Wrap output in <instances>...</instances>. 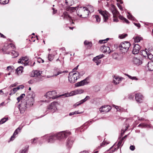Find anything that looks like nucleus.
Segmentation results:
<instances>
[{
	"instance_id": "f257e3e1",
	"label": "nucleus",
	"mask_w": 153,
	"mask_h": 153,
	"mask_svg": "<svg viewBox=\"0 0 153 153\" xmlns=\"http://www.w3.org/2000/svg\"><path fill=\"white\" fill-rule=\"evenodd\" d=\"M71 133L70 131H64L52 135H46L43 137L48 143H53L57 139L61 140L66 138L68 136L70 135Z\"/></svg>"
},
{
	"instance_id": "f03ea898",
	"label": "nucleus",
	"mask_w": 153,
	"mask_h": 153,
	"mask_svg": "<svg viewBox=\"0 0 153 153\" xmlns=\"http://www.w3.org/2000/svg\"><path fill=\"white\" fill-rule=\"evenodd\" d=\"M28 98L29 99L26 102V104H25L24 107H22L21 108V107L22 106V104H19L18 106L19 109L21 113H23L25 111V109L27 108V105L30 106H32L34 102V95L33 92H30V93L29 92L28 93L27 95Z\"/></svg>"
},
{
	"instance_id": "7ed1b4c3",
	"label": "nucleus",
	"mask_w": 153,
	"mask_h": 153,
	"mask_svg": "<svg viewBox=\"0 0 153 153\" xmlns=\"http://www.w3.org/2000/svg\"><path fill=\"white\" fill-rule=\"evenodd\" d=\"M78 7L79 11L78 12V15L80 17L86 18L88 16L89 12L88 9L81 7Z\"/></svg>"
},
{
	"instance_id": "20e7f679",
	"label": "nucleus",
	"mask_w": 153,
	"mask_h": 153,
	"mask_svg": "<svg viewBox=\"0 0 153 153\" xmlns=\"http://www.w3.org/2000/svg\"><path fill=\"white\" fill-rule=\"evenodd\" d=\"M130 45V43L128 42H124L121 43L119 46L120 52L122 53L127 52Z\"/></svg>"
},
{
	"instance_id": "39448f33",
	"label": "nucleus",
	"mask_w": 153,
	"mask_h": 153,
	"mask_svg": "<svg viewBox=\"0 0 153 153\" xmlns=\"http://www.w3.org/2000/svg\"><path fill=\"white\" fill-rule=\"evenodd\" d=\"M79 73L77 72L75 73H73L72 72H71L69 74L68 76V80L72 83L75 82L79 78Z\"/></svg>"
},
{
	"instance_id": "423d86ee",
	"label": "nucleus",
	"mask_w": 153,
	"mask_h": 153,
	"mask_svg": "<svg viewBox=\"0 0 153 153\" xmlns=\"http://www.w3.org/2000/svg\"><path fill=\"white\" fill-rule=\"evenodd\" d=\"M59 105L57 102H53L51 103V104L48 106L47 108V110L45 112L46 114L48 113L50 111L53 113L57 109V106Z\"/></svg>"
},
{
	"instance_id": "0eeeda50",
	"label": "nucleus",
	"mask_w": 153,
	"mask_h": 153,
	"mask_svg": "<svg viewBox=\"0 0 153 153\" xmlns=\"http://www.w3.org/2000/svg\"><path fill=\"white\" fill-rule=\"evenodd\" d=\"M55 91H48L46 93L45 96L48 99H55L57 97Z\"/></svg>"
},
{
	"instance_id": "6e6552de",
	"label": "nucleus",
	"mask_w": 153,
	"mask_h": 153,
	"mask_svg": "<svg viewBox=\"0 0 153 153\" xmlns=\"http://www.w3.org/2000/svg\"><path fill=\"white\" fill-rule=\"evenodd\" d=\"M99 13L103 16L104 22H106L109 17L110 14L107 11H103L102 10H99Z\"/></svg>"
},
{
	"instance_id": "1a4fd4ad",
	"label": "nucleus",
	"mask_w": 153,
	"mask_h": 153,
	"mask_svg": "<svg viewBox=\"0 0 153 153\" xmlns=\"http://www.w3.org/2000/svg\"><path fill=\"white\" fill-rule=\"evenodd\" d=\"M143 97L140 93H137L135 94V99L136 101L138 103L142 102L143 99Z\"/></svg>"
},
{
	"instance_id": "9d476101",
	"label": "nucleus",
	"mask_w": 153,
	"mask_h": 153,
	"mask_svg": "<svg viewBox=\"0 0 153 153\" xmlns=\"http://www.w3.org/2000/svg\"><path fill=\"white\" fill-rule=\"evenodd\" d=\"M140 47L137 44H135L134 46L132 53L134 54H137L139 53Z\"/></svg>"
},
{
	"instance_id": "9b49d317",
	"label": "nucleus",
	"mask_w": 153,
	"mask_h": 153,
	"mask_svg": "<svg viewBox=\"0 0 153 153\" xmlns=\"http://www.w3.org/2000/svg\"><path fill=\"white\" fill-rule=\"evenodd\" d=\"M87 78L85 79L84 80L78 82L77 83L75 84V85L76 87H79L81 86L84 85L88 83L87 81Z\"/></svg>"
},
{
	"instance_id": "f8f14e48",
	"label": "nucleus",
	"mask_w": 153,
	"mask_h": 153,
	"mask_svg": "<svg viewBox=\"0 0 153 153\" xmlns=\"http://www.w3.org/2000/svg\"><path fill=\"white\" fill-rule=\"evenodd\" d=\"M63 17L64 19L68 20L70 22H71V21H73L72 18L68 15V13L66 12H65L63 13V15L62 16ZM74 24V23L73 22H72L71 24Z\"/></svg>"
},
{
	"instance_id": "ddd939ff",
	"label": "nucleus",
	"mask_w": 153,
	"mask_h": 153,
	"mask_svg": "<svg viewBox=\"0 0 153 153\" xmlns=\"http://www.w3.org/2000/svg\"><path fill=\"white\" fill-rule=\"evenodd\" d=\"M100 49L104 53L108 52L109 53H110L111 52V51L110 50L109 47L106 46H102L101 47Z\"/></svg>"
},
{
	"instance_id": "4468645a",
	"label": "nucleus",
	"mask_w": 153,
	"mask_h": 153,
	"mask_svg": "<svg viewBox=\"0 0 153 153\" xmlns=\"http://www.w3.org/2000/svg\"><path fill=\"white\" fill-rule=\"evenodd\" d=\"M74 139L72 137H69L67 140V146L68 147H70L72 145Z\"/></svg>"
},
{
	"instance_id": "2eb2a0df",
	"label": "nucleus",
	"mask_w": 153,
	"mask_h": 153,
	"mask_svg": "<svg viewBox=\"0 0 153 153\" xmlns=\"http://www.w3.org/2000/svg\"><path fill=\"white\" fill-rule=\"evenodd\" d=\"M28 60V58L27 56L22 57L18 61V63H23L27 62Z\"/></svg>"
},
{
	"instance_id": "dca6fc26",
	"label": "nucleus",
	"mask_w": 153,
	"mask_h": 153,
	"mask_svg": "<svg viewBox=\"0 0 153 153\" xmlns=\"http://www.w3.org/2000/svg\"><path fill=\"white\" fill-rule=\"evenodd\" d=\"M22 128V127H19L17 129H16L15 130L13 135L10 138V140H13L15 138L14 136L17 135L18 133V130L19 131H21Z\"/></svg>"
},
{
	"instance_id": "f3484780",
	"label": "nucleus",
	"mask_w": 153,
	"mask_h": 153,
	"mask_svg": "<svg viewBox=\"0 0 153 153\" xmlns=\"http://www.w3.org/2000/svg\"><path fill=\"white\" fill-rule=\"evenodd\" d=\"M111 11L113 14V17L115 18L118 15L119 12L113 6L111 9Z\"/></svg>"
},
{
	"instance_id": "a211bd4d",
	"label": "nucleus",
	"mask_w": 153,
	"mask_h": 153,
	"mask_svg": "<svg viewBox=\"0 0 153 153\" xmlns=\"http://www.w3.org/2000/svg\"><path fill=\"white\" fill-rule=\"evenodd\" d=\"M113 77H114L113 80V82L115 84H118L123 79V78H120L118 76H116L115 77V75H113Z\"/></svg>"
},
{
	"instance_id": "6ab92c4d",
	"label": "nucleus",
	"mask_w": 153,
	"mask_h": 153,
	"mask_svg": "<svg viewBox=\"0 0 153 153\" xmlns=\"http://www.w3.org/2000/svg\"><path fill=\"white\" fill-rule=\"evenodd\" d=\"M149 51L146 49H145V50H142L140 52V54L141 55L143 56V57H146V55H147L148 51Z\"/></svg>"
},
{
	"instance_id": "aec40b11",
	"label": "nucleus",
	"mask_w": 153,
	"mask_h": 153,
	"mask_svg": "<svg viewBox=\"0 0 153 153\" xmlns=\"http://www.w3.org/2000/svg\"><path fill=\"white\" fill-rule=\"evenodd\" d=\"M133 62L134 64L137 65H140L142 63V61L137 58H134Z\"/></svg>"
},
{
	"instance_id": "412c9836",
	"label": "nucleus",
	"mask_w": 153,
	"mask_h": 153,
	"mask_svg": "<svg viewBox=\"0 0 153 153\" xmlns=\"http://www.w3.org/2000/svg\"><path fill=\"white\" fill-rule=\"evenodd\" d=\"M65 3L68 6H71L74 3V0H65Z\"/></svg>"
},
{
	"instance_id": "4be33fe9",
	"label": "nucleus",
	"mask_w": 153,
	"mask_h": 153,
	"mask_svg": "<svg viewBox=\"0 0 153 153\" xmlns=\"http://www.w3.org/2000/svg\"><path fill=\"white\" fill-rule=\"evenodd\" d=\"M84 44L85 45L87 46V48L88 49H90L92 46V44L91 42H89L87 40L84 41Z\"/></svg>"
},
{
	"instance_id": "5701e85b",
	"label": "nucleus",
	"mask_w": 153,
	"mask_h": 153,
	"mask_svg": "<svg viewBox=\"0 0 153 153\" xmlns=\"http://www.w3.org/2000/svg\"><path fill=\"white\" fill-rule=\"evenodd\" d=\"M71 6H69L66 8V10L67 11H69L70 12H73L76 10L77 7H71Z\"/></svg>"
},
{
	"instance_id": "b1692460",
	"label": "nucleus",
	"mask_w": 153,
	"mask_h": 153,
	"mask_svg": "<svg viewBox=\"0 0 153 153\" xmlns=\"http://www.w3.org/2000/svg\"><path fill=\"white\" fill-rule=\"evenodd\" d=\"M148 65L149 70L150 71H153V62H148Z\"/></svg>"
},
{
	"instance_id": "393cba45",
	"label": "nucleus",
	"mask_w": 153,
	"mask_h": 153,
	"mask_svg": "<svg viewBox=\"0 0 153 153\" xmlns=\"http://www.w3.org/2000/svg\"><path fill=\"white\" fill-rule=\"evenodd\" d=\"M23 67L22 66H20L16 69V71L18 74L22 73L23 71Z\"/></svg>"
},
{
	"instance_id": "a878e982",
	"label": "nucleus",
	"mask_w": 153,
	"mask_h": 153,
	"mask_svg": "<svg viewBox=\"0 0 153 153\" xmlns=\"http://www.w3.org/2000/svg\"><path fill=\"white\" fill-rule=\"evenodd\" d=\"M119 19H120V20L123 21V22H125L127 24L129 23V21L126 18L123 17V16L120 15L119 16Z\"/></svg>"
},
{
	"instance_id": "bb28decb",
	"label": "nucleus",
	"mask_w": 153,
	"mask_h": 153,
	"mask_svg": "<svg viewBox=\"0 0 153 153\" xmlns=\"http://www.w3.org/2000/svg\"><path fill=\"white\" fill-rule=\"evenodd\" d=\"M84 91L83 90L79 89L75 90L73 92V95H76L77 94H80L83 92Z\"/></svg>"
},
{
	"instance_id": "cd10ccee",
	"label": "nucleus",
	"mask_w": 153,
	"mask_h": 153,
	"mask_svg": "<svg viewBox=\"0 0 153 153\" xmlns=\"http://www.w3.org/2000/svg\"><path fill=\"white\" fill-rule=\"evenodd\" d=\"M11 54L12 55V58H14L17 57L19 56V54L18 52L14 51H12L11 52Z\"/></svg>"
},
{
	"instance_id": "c85d7f7f",
	"label": "nucleus",
	"mask_w": 153,
	"mask_h": 153,
	"mask_svg": "<svg viewBox=\"0 0 153 153\" xmlns=\"http://www.w3.org/2000/svg\"><path fill=\"white\" fill-rule=\"evenodd\" d=\"M34 75L33 77H38L41 75L40 71L37 70L33 72Z\"/></svg>"
},
{
	"instance_id": "c756f323",
	"label": "nucleus",
	"mask_w": 153,
	"mask_h": 153,
	"mask_svg": "<svg viewBox=\"0 0 153 153\" xmlns=\"http://www.w3.org/2000/svg\"><path fill=\"white\" fill-rule=\"evenodd\" d=\"M93 61L96 63L97 65H98L100 63L101 61L98 59V58H96V56L93 58L92 59Z\"/></svg>"
},
{
	"instance_id": "7c9ffc66",
	"label": "nucleus",
	"mask_w": 153,
	"mask_h": 153,
	"mask_svg": "<svg viewBox=\"0 0 153 153\" xmlns=\"http://www.w3.org/2000/svg\"><path fill=\"white\" fill-rule=\"evenodd\" d=\"M134 41L136 42H138L143 39L142 37L139 36H136L135 37H134Z\"/></svg>"
},
{
	"instance_id": "2f4dec72",
	"label": "nucleus",
	"mask_w": 153,
	"mask_h": 153,
	"mask_svg": "<svg viewBox=\"0 0 153 153\" xmlns=\"http://www.w3.org/2000/svg\"><path fill=\"white\" fill-rule=\"evenodd\" d=\"M107 108H106V106H102L100 108V112H106V111L107 110Z\"/></svg>"
},
{
	"instance_id": "473e14b6",
	"label": "nucleus",
	"mask_w": 153,
	"mask_h": 153,
	"mask_svg": "<svg viewBox=\"0 0 153 153\" xmlns=\"http://www.w3.org/2000/svg\"><path fill=\"white\" fill-rule=\"evenodd\" d=\"M90 98V97L89 96H87L86 97L83 99L81 100L80 101H79V102L81 104L83 103L84 102H85L86 101L88 100Z\"/></svg>"
},
{
	"instance_id": "72a5a7b5",
	"label": "nucleus",
	"mask_w": 153,
	"mask_h": 153,
	"mask_svg": "<svg viewBox=\"0 0 153 153\" xmlns=\"http://www.w3.org/2000/svg\"><path fill=\"white\" fill-rule=\"evenodd\" d=\"M29 146H28L27 147L25 148L24 149L21 150L19 152V153H26L28 150Z\"/></svg>"
},
{
	"instance_id": "f704fd0d",
	"label": "nucleus",
	"mask_w": 153,
	"mask_h": 153,
	"mask_svg": "<svg viewBox=\"0 0 153 153\" xmlns=\"http://www.w3.org/2000/svg\"><path fill=\"white\" fill-rule=\"evenodd\" d=\"M8 117L3 118L1 119L0 120V124H2L5 123L8 120Z\"/></svg>"
},
{
	"instance_id": "c9c22d12",
	"label": "nucleus",
	"mask_w": 153,
	"mask_h": 153,
	"mask_svg": "<svg viewBox=\"0 0 153 153\" xmlns=\"http://www.w3.org/2000/svg\"><path fill=\"white\" fill-rule=\"evenodd\" d=\"M88 124V123H86L82 126H81L79 128L80 129H82L83 128H84V129L82 130H80V131H83L84 130L86 129L87 128V127L86 126Z\"/></svg>"
},
{
	"instance_id": "e433bc0d",
	"label": "nucleus",
	"mask_w": 153,
	"mask_h": 153,
	"mask_svg": "<svg viewBox=\"0 0 153 153\" xmlns=\"http://www.w3.org/2000/svg\"><path fill=\"white\" fill-rule=\"evenodd\" d=\"M149 51H148V53L147 54V56L148 58H149L150 59H152L153 58V55H152L151 53L149 52L151 51V50L149 49Z\"/></svg>"
},
{
	"instance_id": "4c0bfd02",
	"label": "nucleus",
	"mask_w": 153,
	"mask_h": 153,
	"mask_svg": "<svg viewBox=\"0 0 153 153\" xmlns=\"http://www.w3.org/2000/svg\"><path fill=\"white\" fill-rule=\"evenodd\" d=\"M93 17L95 18L97 22H100L101 19L97 15H94L93 16Z\"/></svg>"
},
{
	"instance_id": "58836bf2",
	"label": "nucleus",
	"mask_w": 153,
	"mask_h": 153,
	"mask_svg": "<svg viewBox=\"0 0 153 153\" xmlns=\"http://www.w3.org/2000/svg\"><path fill=\"white\" fill-rule=\"evenodd\" d=\"M8 2V0H0V3L1 4H6Z\"/></svg>"
},
{
	"instance_id": "ea45409f",
	"label": "nucleus",
	"mask_w": 153,
	"mask_h": 153,
	"mask_svg": "<svg viewBox=\"0 0 153 153\" xmlns=\"http://www.w3.org/2000/svg\"><path fill=\"white\" fill-rule=\"evenodd\" d=\"M35 64V62H34V63H33V65H32L31 64V62H29V61H28V62H25V63H24V65L25 66H27V65H30V66H33L34 64Z\"/></svg>"
},
{
	"instance_id": "a19ab883",
	"label": "nucleus",
	"mask_w": 153,
	"mask_h": 153,
	"mask_svg": "<svg viewBox=\"0 0 153 153\" xmlns=\"http://www.w3.org/2000/svg\"><path fill=\"white\" fill-rule=\"evenodd\" d=\"M128 18L129 19H131L134 20L135 18L131 15V14L128 13Z\"/></svg>"
},
{
	"instance_id": "79ce46f5",
	"label": "nucleus",
	"mask_w": 153,
	"mask_h": 153,
	"mask_svg": "<svg viewBox=\"0 0 153 153\" xmlns=\"http://www.w3.org/2000/svg\"><path fill=\"white\" fill-rule=\"evenodd\" d=\"M54 56L52 54H49L48 57L49 60L52 61L54 58Z\"/></svg>"
},
{
	"instance_id": "37998d69",
	"label": "nucleus",
	"mask_w": 153,
	"mask_h": 153,
	"mask_svg": "<svg viewBox=\"0 0 153 153\" xmlns=\"http://www.w3.org/2000/svg\"><path fill=\"white\" fill-rule=\"evenodd\" d=\"M128 77L129 78L132 80H138V79L135 76H131L129 75H127Z\"/></svg>"
},
{
	"instance_id": "c03bdc74",
	"label": "nucleus",
	"mask_w": 153,
	"mask_h": 153,
	"mask_svg": "<svg viewBox=\"0 0 153 153\" xmlns=\"http://www.w3.org/2000/svg\"><path fill=\"white\" fill-rule=\"evenodd\" d=\"M67 72H68V71H59L57 72V74H55L53 76H58V75H59L60 74H62L63 73H67Z\"/></svg>"
},
{
	"instance_id": "a18cd8bd",
	"label": "nucleus",
	"mask_w": 153,
	"mask_h": 153,
	"mask_svg": "<svg viewBox=\"0 0 153 153\" xmlns=\"http://www.w3.org/2000/svg\"><path fill=\"white\" fill-rule=\"evenodd\" d=\"M127 34H124L119 36V38L120 39H124L127 36Z\"/></svg>"
},
{
	"instance_id": "49530a36",
	"label": "nucleus",
	"mask_w": 153,
	"mask_h": 153,
	"mask_svg": "<svg viewBox=\"0 0 153 153\" xmlns=\"http://www.w3.org/2000/svg\"><path fill=\"white\" fill-rule=\"evenodd\" d=\"M128 126H126V128L124 130L123 129H122V131H123V132H122L121 133V137H120V138H121V137H122L123 135L124 134V132L126 131L127 130V129L128 128Z\"/></svg>"
},
{
	"instance_id": "de8ad7c7",
	"label": "nucleus",
	"mask_w": 153,
	"mask_h": 153,
	"mask_svg": "<svg viewBox=\"0 0 153 153\" xmlns=\"http://www.w3.org/2000/svg\"><path fill=\"white\" fill-rule=\"evenodd\" d=\"M117 59L116 60L118 61H120L122 60L123 59V56L121 55H118V56H117Z\"/></svg>"
},
{
	"instance_id": "09e8293b",
	"label": "nucleus",
	"mask_w": 153,
	"mask_h": 153,
	"mask_svg": "<svg viewBox=\"0 0 153 153\" xmlns=\"http://www.w3.org/2000/svg\"><path fill=\"white\" fill-rule=\"evenodd\" d=\"M37 62L39 63L42 62L43 63L44 62V61L43 59H42L40 57H38V58Z\"/></svg>"
},
{
	"instance_id": "8fccbe9b",
	"label": "nucleus",
	"mask_w": 153,
	"mask_h": 153,
	"mask_svg": "<svg viewBox=\"0 0 153 153\" xmlns=\"http://www.w3.org/2000/svg\"><path fill=\"white\" fill-rule=\"evenodd\" d=\"M118 56V54L116 53H114L112 55L113 58L114 59H116L117 57Z\"/></svg>"
},
{
	"instance_id": "3c124183",
	"label": "nucleus",
	"mask_w": 153,
	"mask_h": 153,
	"mask_svg": "<svg viewBox=\"0 0 153 153\" xmlns=\"http://www.w3.org/2000/svg\"><path fill=\"white\" fill-rule=\"evenodd\" d=\"M104 55L103 54H100L99 55L97 56H96V58H98V59L99 60L100 59L104 57Z\"/></svg>"
},
{
	"instance_id": "603ef678",
	"label": "nucleus",
	"mask_w": 153,
	"mask_h": 153,
	"mask_svg": "<svg viewBox=\"0 0 153 153\" xmlns=\"http://www.w3.org/2000/svg\"><path fill=\"white\" fill-rule=\"evenodd\" d=\"M106 108H107V110L106 111V112L109 111L111 109V107L109 105H106Z\"/></svg>"
},
{
	"instance_id": "864d4df0",
	"label": "nucleus",
	"mask_w": 153,
	"mask_h": 153,
	"mask_svg": "<svg viewBox=\"0 0 153 153\" xmlns=\"http://www.w3.org/2000/svg\"><path fill=\"white\" fill-rule=\"evenodd\" d=\"M81 104L80 103V102H79H79H76L75 104H74L73 105V106L74 108H75L77 106H78Z\"/></svg>"
},
{
	"instance_id": "5fc2aeb1",
	"label": "nucleus",
	"mask_w": 153,
	"mask_h": 153,
	"mask_svg": "<svg viewBox=\"0 0 153 153\" xmlns=\"http://www.w3.org/2000/svg\"><path fill=\"white\" fill-rule=\"evenodd\" d=\"M123 140H122V139H121L118 142V147H119L120 146L121 144H122Z\"/></svg>"
},
{
	"instance_id": "6e6d98bb",
	"label": "nucleus",
	"mask_w": 153,
	"mask_h": 153,
	"mask_svg": "<svg viewBox=\"0 0 153 153\" xmlns=\"http://www.w3.org/2000/svg\"><path fill=\"white\" fill-rule=\"evenodd\" d=\"M18 84V83L17 82H16L14 84H12L9 87L10 88H11L12 87H14L16 86Z\"/></svg>"
},
{
	"instance_id": "4d7b16f0",
	"label": "nucleus",
	"mask_w": 153,
	"mask_h": 153,
	"mask_svg": "<svg viewBox=\"0 0 153 153\" xmlns=\"http://www.w3.org/2000/svg\"><path fill=\"white\" fill-rule=\"evenodd\" d=\"M74 113V115L76 114H82L83 113V112H79L78 111H75L74 112H73Z\"/></svg>"
},
{
	"instance_id": "13d9d810",
	"label": "nucleus",
	"mask_w": 153,
	"mask_h": 153,
	"mask_svg": "<svg viewBox=\"0 0 153 153\" xmlns=\"http://www.w3.org/2000/svg\"><path fill=\"white\" fill-rule=\"evenodd\" d=\"M135 149V146L133 145H131L130 147V149L132 151H134Z\"/></svg>"
},
{
	"instance_id": "bf43d9fd",
	"label": "nucleus",
	"mask_w": 153,
	"mask_h": 153,
	"mask_svg": "<svg viewBox=\"0 0 153 153\" xmlns=\"http://www.w3.org/2000/svg\"><path fill=\"white\" fill-rule=\"evenodd\" d=\"M25 96V94H22L21 95L19 96V97L21 99H22V98H24Z\"/></svg>"
},
{
	"instance_id": "052dcab7",
	"label": "nucleus",
	"mask_w": 153,
	"mask_h": 153,
	"mask_svg": "<svg viewBox=\"0 0 153 153\" xmlns=\"http://www.w3.org/2000/svg\"><path fill=\"white\" fill-rule=\"evenodd\" d=\"M114 18L113 19V21L114 22H118V20L117 17H115V18Z\"/></svg>"
},
{
	"instance_id": "680f3d73",
	"label": "nucleus",
	"mask_w": 153,
	"mask_h": 153,
	"mask_svg": "<svg viewBox=\"0 0 153 153\" xmlns=\"http://www.w3.org/2000/svg\"><path fill=\"white\" fill-rule=\"evenodd\" d=\"M34 81L33 80H30L28 81V82L30 84H32L33 83Z\"/></svg>"
},
{
	"instance_id": "e2e57ef3",
	"label": "nucleus",
	"mask_w": 153,
	"mask_h": 153,
	"mask_svg": "<svg viewBox=\"0 0 153 153\" xmlns=\"http://www.w3.org/2000/svg\"><path fill=\"white\" fill-rule=\"evenodd\" d=\"M134 25L138 27H140V25L139 23H134Z\"/></svg>"
},
{
	"instance_id": "0e129e2a",
	"label": "nucleus",
	"mask_w": 153,
	"mask_h": 153,
	"mask_svg": "<svg viewBox=\"0 0 153 153\" xmlns=\"http://www.w3.org/2000/svg\"><path fill=\"white\" fill-rule=\"evenodd\" d=\"M17 91L16 88H14L11 90V92L13 91V93H15Z\"/></svg>"
},
{
	"instance_id": "69168bd1",
	"label": "nucleus",
	"mask_w": 153,
	"mask_h": 153,
	"mask_svg": "<svg viewBox=\"0 0 153 153\" xmlns=\"http://www.w3.org/2000/svg\"><path fill=\"white\" fill-rule=\"evenodd\" d=\"M79 65H78L75 68L73 69L72 72H74L78 68Z\"/></svg>"
},
{
	"instance_id": "338daca9",
	"label": "nucleus",
	"mask_w": 153,
	"mask_h": 153,
	"mask_svg": "<svg viewBox=\"0 0 153 153\" xmlns=\"http://www.w3.org/2000/svg\"><path fill=\"white\" fill-rule=\"evenodd\" d=\"M52 9L53 10V14H54L56 13L57 10H55L54 8H52Z\"/></svg>"
},
{
	"instance_id": "774afa93",
	"label": "nucleus",
	"mask_w": 153,
	"mask_h": 153,
	"mask_svg": "<svg viewBox=\"0 0 153 153\" xmlns=\"http://www.w3.org/2000/svg\"><path fill=\"white\" fill-rule=\"evenodd\" d=\"M0 36L1 37H2V38H6V37L3 34H2L0 33Z\"/></svg>"
}]
</instances>
